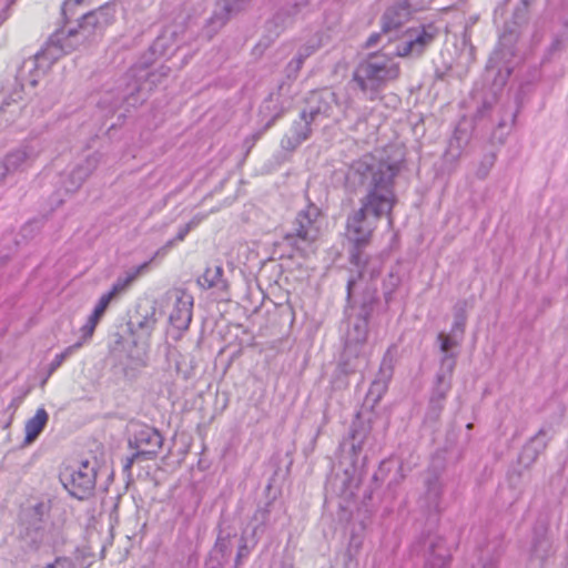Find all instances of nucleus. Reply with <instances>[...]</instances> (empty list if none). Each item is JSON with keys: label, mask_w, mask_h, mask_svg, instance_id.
<instances>
[{"label": "nucleus", "mask_w": 568, "mask_h": 568, "mask_svg": "<svg viewBox=\"0 0 568 568\" xmlns=\"http://www.w3.org/2000/svg\"><path fill=\"white\" fill-rule=\"evenodd\" d=\"M399 171L400 162L386 159L383 154H365L349 168L347 180L362 185L365 195L359 200V209L348 215L346 223L347 239L356 250L352 252L351 261L357 272V278L348 280V294L358 282L373 281L381 273V262L365 257L359 248L369 243L379 220L386 217L389 227L393 226L392 212L397 203L394 183Z\"/></svg>", "instance_id": "obj_1"}, {"label": "nucleus", "mask_w": 568, "mask_h": 568, "mask_svg": "<svg viewBox=\"0 0 568 568\" xmlns=\"http://www.w3.org/2000/svg\"><path fill=\"white\" fill-rule=\"evenodd\" d=\"M114 18L115 7L113 4H105L88 12L81 18L78 28L68 31L59 30L53 33L45 47L32 60L24 62V65L31 64L38 71L45 73L58 59L74 51L94 32L105 29L114 21Z\"/></svg>", "instance_id": "obj_2"}, {"label": "nucleus", "mask_w": 568, "mask_h": 568, "mask_svg": "<svg viewBox=\"0 0 568 568\" xmlns=\"http://www.w3.org/2000/svg\"><path fill=\"white\" fill-rule=\"evenodd\" d=\"M399 75V65L385 53H372L356 67L353 82L374 100L378 90Z\"/></svg>", "instance_id": "obj_3"}, {"label": "nucleus", "mask_w": 568, "mask_h": 568, "mask_svg": "<svg viewBox=\"0 0 568 568\" xmlns=\"http://www.w3.org/2000/svg\"><path fill=\"white\" fill-rule=\"evenodd\" d=\"M129 77L132 79V83L126 85L121 97H115L113 93L106 92L100 98L98 105L101 109L113 113L121 103L135 108L144 101V91H151L162 81L156 70L148 72L140 67L131 69Z\"/></svg>", "instance_id": "obj_4"}, {"label": "nucleus", "mask_w": 568, "mask_h": 568, "mask_svg": "<svg viewBox=\"0 0 568 568\" xmlns=\"http://www.w3.org/2000/svg\"><path fill=\"white\" fill-rule=\"evenodd\" d=\"M321 234V210L316 205L310 204L296 215L293 230L286 234L285 240L294 245L300 242L310 245L316 242Z\"/></svg>", "instance_id": "obj_5"}, {"label": "nucleus", "mask_w": 568, "mask_h": 568, "mask_svg": "<svg viewBox=\"0 0 568 568\" xmlns=\"http://www.w3.org/2000/svg\"><path fill=\"white\" fill-rule=\"evenodd\" d=\"M438 34L439 30L433 23L407 29L398 39L395 54L397 57L420 55Z\"/></svg>", "instance_id": "obj_6"}, {"label": "nucleus", "mask_w": 568, "mask_h": 568, "mask_svg": "<svg viewBox=\"0 0 568 568\" xmlns=\"http://www.w3.org/2000/svg\"><path fill=\"white\" fill-rule=\"evenodd\" d=\"M97 471L89 462L70 466L61 474L65 489L78 499L88 497L95 487Z\"/></svg>", "instance_id": "obj_7"}, {"label": "nucleus", "mask_w": 568, "mask_h": 568, "mask_svg": "<svg viewBox=\"0 0 568 568\" xmlns=\"http://www.w3.org/2000/svg\"><path fill=\"white\" fill-rule=\"evenodd\" d=\"M456 362L452 355H445L440 361V368L436 376V383L429 402L426 419L437 422L444 408L445 398L452 387V376Z\"/></svg>", "instance_id": "obj_8"}, {"label": "nucleus", "mask_w": 568, "mask_h": 568, "mask_svg": "<svg viewBox=\"0 0 568 568\" xmlns=\"http://www.w3.org/2000/svg\"><path fill=\"white\" fill-rule=\"evenodd\" d=\"M43 151V142L32 140L10 152L4 161L0 163V184L7 175L23 171L32 165Z\"/></svg>", "instance_id": "obj_9"}, {"label": "nucleus", "mask_w": 568, "mask_h": 568, "mask_svg": "<svg viewBox=\"0 0 568 568\" xmlns=\"http://www.w3.org/2000/svg\"><path fill=\"white\" fill-rule=\"evenodd\" d=\"M303 112L313 121L334 119L338 121L345 113V109L337 100V95L331 90L312 92L307 99V108Z\"/></svg>", "instance_id": "obj_10"}, {"label": "nucleus", "mask_w": 568, "mask_h": 568, "mask_svg": "<svg viewBox=\"0 0 568 568\" xmlns=\"http://www.w3.org/2000/svg\"><path fill=\"white\" fill-rule=\"evenodd\" d=\"M174 305L169 315L172 327L179 332L189 328L192 321L193 296L184 290L176 288L172 292Z\"/></svg>", "instance_id": "obj_11"}, {"label": "nucleus", "mask_w": 568, "mask_h": 568, "mask_svg": "<svg viewBox=\"0 0 568 568\" xmlns=\"http://www.w3.org/2000/svg\"><path fill=\"white\" fill-rule=\"evenodd\" d=\"M100 162L99 155H89L83 162L78 164L63 182L65 192H77L87 179L95 171Z\"/></svg>", "instance_id": "obj_12"}, {"label": "nucleus", "mask_w": 568, "mask_h": 568, "mask_svg": "<svg viewBox=\"0 0 568 568\" xmlns=\"http://www.w3.org/2000/svg\"><path fill=\"white\" fill-rule=\"evenodd\" d=\"M313 121L302 111L298 120L294 121L292 126L285 133L281 141V145L285 150H294L303 141L307 140L311 134V123Z\"/></svg>", "instance_id": "obj_13"}, {"label": "nucleus", "mask_w": 568, "mask_h": 568, "mask_svg": "<svg viewBox=\"0 0 568 568\" xmlns=\"http://www.w3.org/2000/svg\"><path fill=\"white\" fill-rule=\"evenodd\" d=\"M251 0H221L217 2L214 13L210 19V24L214 29H220L230 20L231 17L241 12Z\"/></svg>", "instance_id": "obj_14"}, {"label": "nucleus", "mask_w": 568, "mask_h": 568, "mask_svg": "<svg viewBox=\"0 0 568 568\" xmlns=\"http://www.w3.org/2000/svg\"><path fill=\"white\" fill-rule=\"evenodd\" d=\"M412 18V10L399 1L389 7L382 17V33L387 34L399 29Z\"/></svg>", "instance_id": "obj_15"}, {"label": "nucleus", "mask_w": 568, "mask_h": 568, "mask_svg": "<svg viewBox=\"0 0 568 568\" xmlns=\"http://www.w3.org/2000/svg\"><path fill=\"white\" fill-rule=\"evenodd\" d=\"M293 92L291 83L283 82L275 92H272L264 108L272 111L273 120L280 116L292 104Z\"/></svg>", "instance_id": "obj_16"}, {"label": "nucleus", "mask_w": 568, "mask_h": 568, "mask_svg": "<svg viewBox=\"0 0 568 568\" xmlns=\"http://www.w3.org/2000/svg\"><path fill=\"white\" fill-rule=\"evenodd\" d=\"M323 44L322 38L315 36L302 44L296 55L288 62L286 72L288 78H296L297 73L302 69L304 61L314 54Z\"/></svg>", "instance_id": "obj_17"}, {"label": "nucleus", "mask_w": 568, "mask_h": 568, "mask_svg": "<svg viewBox=\"0 0 568 568\" xmlns=\"http://www.w3.org/2000/svg\"><path fill=\"white\" fill-rule=\"evenodd\" d=\"M450 554L442 537H433L428 544V557L425 568H445L448 564Z\"/></svg>", "instance_id": "obj_18"}, {"label": "nucleus", "mask_w": 568, "mask_h": 568, "mask_svg": "<svg viewBox=\"0 0 568 568\" xmlns=\"http://www.w3.org/2000/svg\"><path fill=\"white\" fill-rule=\"evenodd\" d=\"M162 443L161 434L151 427L141 428L134 437L135 447L143 454H155Z\"/></svg>", "instance_id": "obj_19"}, {"label": "nucleus", "mask_w": 568, "mask_h": 568, "mask_svg": "<svg viewBox=\"0 0 568 568\" xmlns=\"http://www.w3.org/2000/svg\"><path fill=\"white\" fill-rule=\"evenodd\" d=\"M368 334V323L365 318H357L346 334V351L357 354V346L365 344Z\"/></svg>", "instance_id": "obj_20"}, {"label": "nucleus", "mask_w": 568, "mask_h": 568, "mask_svg": "<svg viewBox=\"0 0 568 568\" xmlns=\"http://www.w3.org/2000/svg\"><path fill=\"white\" fill-rule=\"evenodd\" d=\"M393 375V361L392 357L387 355L384 356L381 367H379V378L374 381L368 390V396L374 397V402H378L382 395L385 393L387 388V383Z\"/></svg>", "instance_id": "obj_21"}, {"label": "nucleus", "mask_w": 568, "mask_h": 568, "mask_svg": "<svg viewBox=\"0 0 568 568\" xmlns=\"http://www.w3.org/2000/svg\"><path fill=\"white\" fill-rule=\"evenodd\" d=\"M49 420V415L44 408H38L36 415L27 420L24 425V444L29 445L36 440V438L43 430L44 426Z\"/></svg>", "instance_id": "obj_22"}, {"label": "nucleus", "mask_w": 568, "mask_h": 568, "mask_svg": "<svg viewBox=\"0 0 568 568\" xmlns=\"http://www.w3.org/2000/svg\"><path fill=\"white\" fill-rule=\"evenodd\" d=\"M197 284L204 288H217L226 291L227 283L223 280L222 266L207 267L205 272L197 278Z\"/></svg>", "instance_id": "obj_23"}, {"label": "nucleus", "mask_w": 568, "mask_h": 568, "mask_svg": "<svg viewBox=\"0 0 568 568\" xmlns=\"http://www.w3.org/2000/svg\"><path fill=\"white\" fill-rule=\"evenodd\" d=\"M426 491L423 497L424 507L432 511L436 510L439 505L440 494H442V485L437 476H430L426 483Z\"/></svg>", "instance_id": "obj_24"}, {"label": "nucleus", "mask_w": 568, "mask_h": 568, "mask_svg": "<svg viewBox=\"0 0 568 568\" xmlns=\"http://www.w3.org/2000/svg\"><path fill=\"white\" fill-rule=\"evenodd\" d=\"M146 266V264H143L135 270H132L130 272H126L124 275L119 276L116 281L113 283L112 287L108 292L113 300L118 298L122 294H124L130 286L133 284V282L139 277L141 271Z\"/></svg>", "instance_id": "obj_25"}, {"label": "nucleus", "mask_w": 568, "mask_h": 568, "mask_svg": "<svg viewBox=\"0 0 568 568\" xmlns=\"http://www.w3.org/2000/svg\"><path fill=\"white\" fill-rule=\"evenodd\" d=\"M140 305L138 310L139 318L136 321V328L142 331L145 335H150L156 325V316H155V306L151 305L149 308L144 310Z\"/></svg>", "instance_id": "obj_26"}, {"label": "nucleus", "mask_w": 568, "mask_h": 568, "mask_svg": "<svg viewBox=\"0 0 568 568\" xmlns=\"http://www.w3.org/2000/svg\"><path fill=\"white\" fill-rule=\"evenodd\" d=\"M175 42V31L165 29L153 42L151 50L159 55L166 54Z\"/></svg>", "instance_id": "obj_27"}, {"label": "nucleus", "mask_w": 568, "mask_h": 568, "mask_svg": "<svg viewBox=\"0 0 568 568\" xmlns=\"http://www.w3.org/2000/svg\"><path fill=\"white\" fill-rule=\"evenodd\" d=\"M467 311V302L466 301H459L454 306V323L452 327L453 334H459L460 337H463L466 326V315Z\"/></svg>", "instance_id": "obj_28"}, {"label": "nucleus", "mask_w": 568, "mask_h": 568, "mask_svg": "<svg viewBox=\"0 0 568 568\" xmlns=\"http://www.w3.org/2000/svg\"><path fill=\"white\" fill-rule=\"evenodd\" d=\"M437 339L440 343V351L444 353L443 357L445 355H452L456 358L454 354H449V349L459 345L462 339L459 334H453L452 332L450 334L439 333Z\"/></svg>", "instance_id": "obj_29"}, {"label": "nucleus", "mask_w": 568, "mask_h": 568, "mask_svg": "<svg viewBox=\"0 0 568 568\" xmlns=\"http://www.w3.org/2000/svg\"><path fill=\"white\" fill-rule=\"evenodd\" d=\"M551 554V545L547 539H538L535 541L531 550V557L534 559L545 561Z\"/></svg>", "instance_id": "obj_30"}, {"label": "nucleus", "mask_w": 568, "mask_h": 568, "mask_svg": "<svg viewBox=\"0 0 568 568\" xmlns=\"http://www.w3.org/2000/svg\"><path fill=\"white\" fill-rule=\"evenodd\" d=\"M81 346L82 343L77 342L75 344L67 347L62 353L58 354L49 365V375L52 374L58 367H60L62 363Z\"/></svg>", "instance_id": "obj_31"}, {"label": "nucleus", "mask_w": 568, "mask_h": 568, "mask_svg": "<svg viewBox=\"0 0 568 568\" xmlns=\"http://www.w3.org/2000/svg\"><path fill=\"white\" fill-rule=\"evenodd\" d=\"M99 322H100V320L94 317L93 315L89 316L87 323L80 328V333H81L80 342L82 344L92 337Z\"/></svg>", "instance_id": "obj_32"}, {"label": "nucleus", "mask_w": 568, "mask_h": 568, "mask_svg": "<svg viewBox=\"0 0 568 568\" xmlns=\"http://www.w3.org/2000/svg\"><path fill=\"white\" fill-rule=\"evenodd\" d=\"M536 443H537V439L535 438L524 447L521 457H520L523 462L532 463L537 458L540 449L544 448V445H540V447L537 448Z\"/></svg>", "instance_id": "obj_33"}, {"label": "nucleus", "mask_w": 568, "mask_h": 568, "mask_svg": "<svg viewBox=\"0 0 568 568\" xmlns=\"http://www.w3.org/2000/svg\"><path fill=\"white\" fill-rule=\"evenodd\" d=\"M113 301V297L106 292L104 293L98 301L93 312L91 315L94 317L101 320L104 315L106 308L109 307L110 303Z\"/></svg>", "instance_id": "obj_34"}, {"label": "nucleus", "mask_w": 568, "mask_h": 568, "mask_svg": "<svg viewBox=\"0 0 568 568\" xmlns=\"http://www.w3.org/2000/svg\"><path fill=\"white\" fill-rule=\"evenodd\" d=\"M365 438H366L365 432L361 433L358 429L353 428V430H352V440L353 442H352L351 449H352V453L354 456H357L362 452Z\"/></svg>", "instance_id": "obj_35"}, {"label": "nucleus", "mask_w": 568, "mask_h": 568, "mask_svg": "<svg viewBox=\"0 0 568 568\" xmlns=\"http://www.w3.org/2000/svg\"><path fill=\"white\" fill-rule=\"evenodd\" d=\"M9 111L10 118L7 120H11L14 115H17L20 111V104L17 101H4L0 106V114H6Z\"/></svg>", "instance_id": "obj_36"}, {"label": "nucleus", "mask_w": 568, "mask_h": 568, "mask_svg": "<svg viewBox=\"0 0 568 568\" xmlns=\"http://www.w3.org/2000/svg\"><path fill=\"white\" fill-rule=\"evenodd\" d=\"M400 2L405 6V8L412 10V14L424 10L427 7V2L424 0H402Z\"/></svg>", "instance_id": "obj_37"}, {"label": "nucleus", "mask_w": 568, "mask_h": 568, "mask_svg": "<svg viewBox=\"0 0 568 568\" xmlns=\"http://www.w3.org/2000/svg\"><path fill=\"white\" fill-rule=\"evenodd\" d=\"M43 568H77L74 562L68 558H58L53 562L45 565Z\"/></svg>", "instance_id": "obj_38"}, {"label": "nucleus", "mask_w": 568, "mask_h": 568, "mask_svg": "<svg viewBox=\"0 0 568 568\" xmlns=\"http://www.w3.org/2000/svg\"><path fill=\"white\" fill-rule=\"evenodd\" d=\"M506 55V53L501 51H495L494 54L490 57L487 68L488 69H495L499 67V63L501 59Z\"/></svg>", "instance_id": "obj_39"}, {"label": "nucleus", "mask_w": 568, "mask_h": 568, "mask_svg": "<svg viewBox=\"0 0 568 568\" xmlns=\"http://www.w3.org/2000/svg\"><path fill=\"white\" fill-rule=\"evenodd\" d=\"M250 552L248 547L245 542H243L237 550L236 559H235V568H237L241 565L242 558L246 557Z\"/></svg>", "instance_id": "obj_40"}, {"label": "nucleus", "mask_w": 568, "mask_h": 568, "mask_svg": "<svg viewBox=\"0 0 568 568\" xmlns=\"http://www.w3.org/2000/svg\"><path fill=\"white\" fill-rule=\"evenodd\" d=\"M486 162H487V163L484 165V168H483V169H480V170L478 171V173H477V175H478V176H480V178H483V179L487 176V174H488V172H489L490 168L493 166V164H494V156H490L489 159H487V161H486Z\"/></svg>", "instance_id": "obj_41"}, {"label": "nucleus", "mask_w": 568, "mask_h": 568, "mask_svg": "<svg viewBox=\"0 0 568 568\" xmlns=\"http://www.w3.org/2000/svg\"><path fill=\"white\" fill-rule=\"evenodd\" d=\"M205 219V215L204 214H197L195 216H193L185 225L190 229V230H193L195 229L197 225H200V223Z\"/></svg>", "instance_id": "obj_42"}, {"label": "nucleus", "mask_w": 568, "mask_h": 568, "mask_svg": "<svg viewBox=\"0 0 568 568\" xmlns=\"http://www.w3.org/2000/svg\"><path fill=\"white\" fill-rule=\"evenodd\" d=\"M190 231L191 230L186 225H183L182 227L179 229L174 239L178 242H182V241H184L185 236L189 234Z\"/></svg>", "instance_id": "obj_43"}, {"label": "nucleus", "mask_w": 568, "mask_h": 568, "mask_svg": "<svg viewBox=\"0 0 568 568\" xmlns=\"http://www.w3.org/2000/svg\"><path fill=\"white\" fill-rule=\"evenodd\" d=\"M381 39V34L379 33H373L366 41V47L367 48H372L374 45H376L378 43Z\"/></svg>", "instance_id": "obj_44"}, {"label": "nucleus", "mask_w": 568, "mask_h": 568, "mask_svg": "<svg viewBox=\"0 0 568 568\" xmlns=\"http://www.w3.org/2000/svg\"><path fill=\"white\" fill-rule=\"evenodd\" d=\"M215 551H220L222 556H225V552L227 550V545L224 540H219L214 548Z\"/></svg>", "instance_id": "obj_45"}, {"label": "nucleus", "mask_w": 568, "mask_h": 568, "mask_svg": "<svg viewBox=\"0 0 568 568\" xmlns=\"http://www.w3.org/2000/svg\"><path fill=\"white\" fill-rule=\"evenodd\" d=\"M176 242L178 241L175 239L168 241L166 244L162 248H160L156 254H160L162 252L170 250L171 247H173L175 245Z\"/></svg>", "instance_id": "obj_46"}, {"label": "nucleus", "mask_w": 568, "mask_h": 568, "mask_svg": "<svg viewBox=\"0 0 568 568\" xmlns=\"http://www.w3.org/2000/svg\"><path fill=\"white\" fill-rule=\"evenodd\" d=\"M156 72L161 75V78H165L170 74L171 72V69L169 67H165V65H161Z\"/></svg>", "instance_id": "obj_47"}, {"label": "nucleus", "mask_w": 568, "mask_h": 568, "mask_svg": "<svg viewBox=\"0 0 568 568\" xmlns=\"http://www.w3.org/2000/svg\"><path fill=\"white\" fill-rule=\"evenodd\" d=\"M348 479H349V485L357 486V485H358V483H359V479H358L357 477H355V475H354V474H353V475H351Z\"/></svg>", "instance_id": "obj_48"}, {"label": "nucleus", "mask_w": 568, "mask_h": 568, "mask_svg": "<svg viewBox=\"0 0 568 568\" xmlns=\"http://www.w3.org/2000/svg\"><path fill=\"white\" fill-rule=\"evenodd\" d=\"M511 70L509 67H505V75H503L500 83H504L507 79V77L510 74Z\"/></svg>", "instance_id": "obj_49"}, {"label": "nucleus", "mask_w": 568, "mask_h": 568, "mask_svg": "<svg viewBox=\"0 0 568 568\" xmlns=\"http://www.w3.org/2000/svg\"><path fill=\"white\" fill-rule=\"evenodd\" d=\"M30 82H31V84H32V85H36V84H37V82H38V80H37L36 78H33V79H31V81H30Z\"/></svg>", "instance_id": "obj_50"}, {"label": "nucleus", "mask_w": 568, "mask_h": 568, "mask_svg": "<svg viewBox=\"0 0 568 568\" xmlns=\"http://www.w3.org/2000/svg\"><path fill=\"white\" fill-rule=\"evenodd\" d=\"M75 3H80L82 0H73Z\"/></svg>", "instance_id": "obj_51"}]
</instances>
